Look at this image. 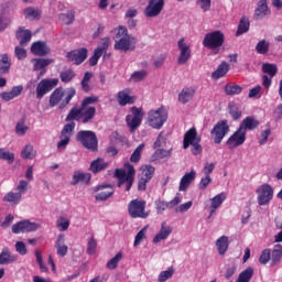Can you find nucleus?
Listing matches in <instances>:
<instances>
[{"label":"nucleus","mask_w":282,"mask_h":282,"mask_svg":"<svg viewBox=\"0 0 282 282\" xmlns=\"http://www.w3.org/2000/svg\"><path fill=\"white\" fill-rule=\"evenodd\" d=\"M228 133H230V126L228 124V120L218 121L210 131L214 144H219L223 142Z\"/></svg>","instance_id":"9"},{"label":"nucleus","mask_w":282,"mask_h":282,"mask_svg":"<svg viewBox=\"0 0 282 282\" xmlns=\"http://www.w3.org/2000/svg\"><path fill=\"white\" fill-rule=\"evenodd\" d=\"M229 113L232 120H239L241 118V110L237 106H229Z\"/></svg>","instance_id":"62"},{"label":"nucleus","mask_w":282,"mask_h":282,"mask_svg":"<svg viewBox=\"0 0 282 282\" xmlns=\"http://www.w3.org/2000/svg\"><path fill=\"white\" fill-rule=\"evenodd\" d=\"M272 257V250L264 249L261 251V254L259 257V263L260 265H268L270 263Z\"/></svg>","instance_id":"50"},{"label":"nucleus","mask_w":282,"mask_h":282,"mask_svg":"<svg viewBox=\"0 0 282 282\" xmlns=\"http://www.w3.org/2000/svg\"><path fill=\"white\" fill-rule=\"evenodd\" d=\"M123 167L126 170L117 169L115 171V177L119 180V186H124V191L129 193L135 182V167L129 162L124 163Z\"/></svg>","instance_id":"4"},{"label":"nucleus","mask_w":282,"mask_h":282,"mask_svg":"<svg viewBox=\"0 0 282 282\" xmlns=\"http://www.w3.org/2000/svg\"><path fill=\"white\" fill-rule=\"evenodd\" d=\"M18 41H20V45H28L30 41H32V32L30 30H25V28L20 26L15 33Z\"/></svg>","instance_id":"31"},{"label":"nucleus","mask_w":282,"mask_h":282,"mask_svg":"<svg viewBox=\"0 0 282 282\" xmlns=\"http://www.w3.org/2000/svg\"><path fill=\"white\" fill-rule=\"evenodd\" d=\"M32 63H34V72H40V76H43L45 74V67L48 65H52L54 63L53 59L50 58H33Z\"/></svg>","instance_id":"29"},{"label":"nucleus","mask_w":282,"mask_h":282,"mask_svg":"<svg viewBox=\"0 0 282 282\" xmlns=\"http://www.w3.org/2000/svg\"><path fill=\"white\" fill-rule=\"evenodd\" d=\"M113 41H115V50L119 52H133L135 50V45L138 40L133 35H129V30L127 26L119 25L112 31Z\"/></svg>","instance_id":"2"},{"label":"nucleus","mask_w":282,"mask_h":282,"mask_svg":"<svg viewBox=\"0 0 282 282\" xmlns=\"http://www.w3.org/2000/svg\"><path fill=\"white\" fill-rule=\"evenodd\" d=\"M256 52L257 54L265 56V54L270 52V42L267 41L265 39L260 40L256 45Z\"/></svg>","instance_id":"45"},{"label":"nucleus","mask_w":282,"mask_h":282,"mask_svg":"<svg viewBox=\"0 0 282 282\" xmlns=\"http://www.w3.org/2000/svg\"><path fill=\"white\" fill-rule=\"evenodd\" d=\"M58 85V78H45L42 79L37 86H36V99L37 100H42V98L50 94V91H52V89H54L55 87H57Z\"/></svg>","instance_id":"12"},{"label":"nucleus","mask_w":282,"mask_h":282,"mask_svg":"<svg viewBox=\"0 0 282 282\" xmlns=\"http://www.w3.org/2000/svg\"><path fill=\"white\" fill-rule=\"evenodd\" d=\"M128 213L132 219H147L149 212H147V200L135 198L128 205Z\"/></svg>","instance_id":"7"},{"label":"nucleus","mask_w":282,"mask_h":282,"mask_svg":"<svg viewBox=\"0 0 282 282\" xmlns=\"http://www.w3.org/2000/svg\"><path fill=\"white\" fill-rule=\"evenodd\" d=\"M21 199H23V196L19 192H8L2 198L8 204H19Z\"/></svg>","instance_id":"43"},{"label":"nucleus","mask_w":282,"mask_h":282,"mask_svg":"<svg viewBox=\"0 0 282 282\" xmlns=\"http://www.w3.org/2000/svg\"><path fill=\"white\" fill-rule=\"evenodd\" d=\"M59 78H61L62 83H72V80H74V78H76V73L72 68L62 70L59 73Z\"/></svg>","instance_id":"49"},{"label":"nucleus","mask_w":282,"mask_h":282,"mask_svg":"<svg viewBox=\"0 0 282 282\" xmlns=\"http://www.w3.org/2000/svg\"><path fill=\"white\" fill-rule=\"evenodd\" d=\"M195 142H202V137L197 135V129L193 127L184 134L183 149H188V147L195 144Z\"/></svg>","instance_id":"21"},{"label":"nucleus","mask_w":282,"mask_h":282,"mask_svg":"<svg viewBox=\"0 0 282 282\" xmlns=\"http://www.w3.org/2000/svg\"><path fill=\"white\" fill-rule=\"evenodd\" d=\"M177 47L180 50V55L177 58L178 65H186L188 61H191V45L186 44V40L184 37L180 39L177 42Z\"/></svg>","instance_id":"16"},{"label":"nucleus","mask_w":282,"mask_h":282,"mask_svg":"<svg viewBox=\"0 0 282 282\" xmlns=\"http://www.w3.org/2000/svg\"><path fill=\"white\" fill-rule=\"evenodd\" d=\"M98 100V96L96 95L88 96L82 100L79 108L75 106L69 110L65 119L66 122L69 123H66L62 129L57 149L67 148L69 140H72V133H74V129H76V122L87 124L88 122H91L93 118H96V107L89 105H96ZM74 120H76V122H74Z\"/></svg>","instance_id":"1"},{"label":"nucleus","mask_w":282,"mask_h":282,"mask_svg":"<svg viewBox=\"0 0 282 282\" xmlns=\"http://www.w3.org/2000/svg\"><path fill=\"white\" fill-rule=\"evenodd\" d=\"M14 54L18 61H23L24 58H28V51L21 46H15Z\"/></svg>","instance_id":"61"},{"label":"nucleus","mask_w":282,"mask_h":282,"mask_svg":"<svg viewBox=\"0 0 282 282\" xmlns=\"http://www.w3.org/2000/svg\"><path fill=\"white\" fill-rule=\"evenodd\" d=\"M76 96V88L70 87L68 89H63V87L56 88L48 98V107L58 109H65L72 102V99Z\"/></svg>","instance_id":"3"},{"label":"nucleus","mask_w":282,"mask_h":282,"mask_svg":"<svg viewBox=\"0 0 282 282\" xmlns=\"http://www.w3.org/2000/svg\"><path fill=\"white\" fill-rule=\"evenodd\" d=\"M101 56H102V48H96L94 52V55L88 59L90 67H96Z\"/></svg>","instance_id":"56"},{"label":"nucleus","mask_w":282,"mask_h":282,"mask_svg":"<svg viewBox=\"0 0 282 282\" xmlns=\"http://www.w3.org/2000/svg\"><path fill=\"white\" fill-rule=\"evenodd\" d=\"M250 30V19L247 17H242L238 24V29L236 31V36H241V34H246Z\"/></svg>","instance_id":"42"},{"label":"nucleus","mask_w":282,"mask_h":282,"mask_svg":"<svg viewBox=\"0 0 282 282\" xmlns=\"http://www.w3.org/2000/svg\"><path fill=\"white\" fill-rule=\"evenodd\" d=\"M23 14L25 19H29L30 21H39V19H41V10L34 7L25 8Z\"/></svg>","instance_id":"40"},{"label":"nucleus","mask_w":282,"mask_h":282,"mask_svg":"<svg viewBox=\"0 0 282 282\" xmlns=\"http://www.w3.org/2000/svg\"><path fill=\"white\" fill-rule=\"evenodd\" d=\"M57 228H61L62 232H65V230H67L69 228V220L61 217L57 220Z\"/></svg>","instance_id":"64"},{"label":"nucleus","mask_w":282,"mask_h":282,"mask_svg":"<svg viewBox=\"0 0 282 282\" xmlns=\"http://www.w3.org/2000/svg\"><path fill=\"white\" fill-rule=\"evenodd\" d=\"M166 120H169V112L163 106L156 110H150L148 112V124L152 129H162Z\"/></svg>","instance_id":"6"},{"label":"nucleus","mask_w":282,"mask_h":282,"mask_svg":"<svg viewBox=\"0 0 282 282\" xmlns=\"http://www.w3.org/2000/svg\"><path fill=\"white\" fill-rule=\"evenodd\" d=\"M173 274H175V269H173V267H171L167 270L162 271L159 274L158 281L159 282H166V281H169V279H173Z\"/></svg>","instance_id":"52"},{"label":"nucleus","mask_w":282,"mask_h":282,"mask_svg":"<svg viewBox=\"0 0 282 282\" xmlns=\"http://www.w3.org/2000/svg\"><path fill=\"white\" fill-rule=\"evenodd\" d=\"M39 230V224L30 220H21L12 226L13 235H21V232H34Z\"/></svg>","instance_id":"17"},{"label":"nucleus","mask_w":282,"mask_h":282,"mask_svg":"<svg viewBox=\"0 0 282 282\" xmlns=\"http://www.w3.org/2000/svg\"><path fill=\"white\" fill-rule=\"evenodd\" d=\"M104 188H110V189L106 191V192L98 193V191H104ZM95 193H98L95 196L96 202H107V199H109V197L113 196L115 191H113V187H111V185L102 184V185H97L95 187Z\"/></svg>","instance_id":"23"},{"label":"nucleus","mask_w":282,"mask_h":282,"mask_svg":"<svg viewBox=\"0 0 282 282\" xmlns=\"http://www.w3.org/2000/svg\"><path fill=\"white\" fill-rule=\"evenodd\" d=\"M19 258L12 252H10V249L4 248L0 253V265H10V263H14Z\"/></svg>","instance_id":"34"},{"label":"nucleus","mask_w":282,"mask_h":282,"mask_svg":"<svg viewBox=\"0 0 282 282\" xmlns=\"http://www.w3.org/2000/svg\"><path fill=\"white\" fill-rule=\"evenodd\" d=\"M155 174V167L152 165H145L142 169L141 175H139L138 191H147V184L153 180Z\"/></svg>","instance_id":"14"},{"label":"nucleus","mask_w":282,"mask_h":282,"mask_svg":"<svg viewBox=\"0 0 282 282\" xmlns=\"http://www.w3.org/2000/svg\"><path fill=\"white\" fill-rule=\"evenodd\" d=\"M131 115H127L126 122L130 129L131 133H134V131L142 124V118H144V112L142 111V108L132 107L130 109Z\"/></svg>","instance_id":"11"},{"label":"nucleus","mask_w":282,"mask_h":282,"mask_svg":"<svg viewBox=\"0 0 282 282\" xmlns=\"http://www.w3.org/2000/svg\"><path fill=\"white\" fill-rule=\"evenodd\" d=\"M259 124H260L259 120H257L254 117H246L241 121L239 128L242 129V131L246 134L247 131H254V129H257Z\"/></svg>","instance_id":"28"},{"label":"nucleus","mask_w":282,"mask_h":282,"mask_svg":"<svg viewBox=\"0 0 282 282\" xmlns=\"http://www.w3.org/2000/svg\"><path fill=\"white\" fill-rule=\"evenodd\" d=\"M230 243L228 242V237L227 236H221L216 240V248L218 250V253L224 257L226 252H228Z\"/></svg>","instance_id":"37"},{"label":"nucleus","mask_w":282,"mask_h":282,"mask_svg":"<svg viewBox=\"0 0 282 282\" xmlns=\"http://www.w3.org/2000/svg\"><path fill=\"white\" fill-rule=\"evenodd\" d=\"M224 91L226 96H239V94L243 91V88L237 84H226L224 87Z\"/></svg>","instance_id":"41"},{"label":"nucleus","mask_w":282,"mask_h":282,"mask_svg":"<svg viewBox=\"0 0 282 282\" xmlns=\"http://www.w3.org/2000/svg\"><path fill=\"white\" fill-rule=\"evenodd\" d=\"M149 73H147V70L142 69V70H137L131 75V79L134 83H140L142 80H144V78H147Z\"/></svg>","instance_id":"57"},{"label":"nucleus","mask_w":282,"mask_h":282,"mask_svg":"<svg viewBox=\"0 0 282 282\" xmlns=\"http://www.w3.org/2000/svg\"><path fill=\"white\" fill-rule=\"evenodd\" d=\"M262 72L263 74H268L270 78H274L276 76V72H279V67H276V64L263 63Z\"/></svg>","instance_id":"47"},{"label":"nucleus","mask_w":282,"mask_h":282,"mask_svg":"<svg viewBox=\"0 0 282 282\" xmlns=\"http://www.w3.org/2000/svg\"><path fill=\"white\" fill-rule=\"evenodd\" d=\"M55 249L57 251L58 257H66L68 252V247L65 245V235L59 234L57 236V240L55 242Z\"/></svg>","instance_id":"33"},{"label":"nucleus","mask_w":282,"mask_h":282,"mask_svg":"<svg viewBox=\"0 0 282 282\" xmlns=\"http://www.w3.org/2000/svg\"><path fill=\"white\" fill-rule=\"evenodd\" d=\"M96 248H98V242L94 237H91L87 243V254H96Z\"/></svg>","instance_id":"58"},{"label":"nucleus","mask_w":282,"mask_h":282,"mask_svg":"<svg viewBox=\"0 0 282 282\" xmlns=\"http://www.w3.org/2000/svg\"><path fill=\"white\" fill-rule=\"evenodd\" d=\"M79 182H83L86 185L89 184V182H91V174L80 172V171H75L73 174V178L70 181V185L76 186Z\"/></svg>","instance_id":"30"},{"label":"nucleus","mask_w":282,"mask_h":282,"mask_svg":"<svg viewBox=\"0 0 282 282\" xmlns=\"http://www.w3.org/2000/svg\"><path fill=\"white\" fill-rule=\"evenodd\" d=\"M173 232V228L171 226L166 225V221H163L161 224V229L159 234L153 238V243H160V241H164L165 239H169V236Z\"/></svg>","instance_id":"27"},{"label":"nucleus","mask_w":282,"mask_h":282,"mask_svg":"<svg viewBox=\"0 0 282 282\" xmlns=\"http://www.w3.org/2000/svg\"><path fill=\"white\" fill-rule=\"evenodd\" d=\"M270 14H272V10H270V7L268 6V0L258 1L254 9V18L265 19V17H270Z\"/></svg>","instance_id":"22"},{"label":"nucleus","mask_w":282,"mask_h":282,"mask_svg":"<svg viewBox=\"0 0 282 282\" xmlns=\"http://www.w3.org/2000/svg\"><path fill=\"white\" fill-rule=\"evenodd\" d=\"M122 261V252H118L113 258L107 262L108 270H116L118 264Z\"/></svg>","instance_id":"53"},{"label":"nucleus","mask_w":282,"mask_h":282,"mask_svg":"<svg viewBox=\"0 0 282 282\" xmlns=\"http://www.w3.org/2000/svg\"><path fill=\"white\" fill-rule=\"evenodd\" d=\"M31 52L34 56H47L50 54V47H47V43L37 41L31 45Z\"/></svg>","instance_id":"25"},{"label":"nucleus","mask_w":282,"mask_h":282,"mask_svg":"<svg viewBox=\"0 0 282 282\" xmlns=\"http://www.w3.org/2000/svg\"><path fill=\"white\" fill-rule=\"evenodd\" d=\"M181 202H182V198H180V196H175L170 202H164L162 199L155 200L154 204H155L158 215H162V213L165 212L166 208H169L170 210L172 208H175V206H177Z\"/></svg>","instance_id":"20"},{"label":"nucleus","mask_w":282,"mask_h":282,"mask_svg":"<svg viewBox=\"0 0 282 282\" xmlns=\"http://www.w3.org/2000/svg\"><path fill=\"white\" fill-rule=\"evenodd\" d=\"M106 169H109V162L101 158L91 161L89 165V171L94 173V175H97V173H102V171H106Z\"/></svg>","instance_id":"26"},{"label":"nucleus","mask_w":282,"mask_h":282,"mask_svg":"<svg viewBox=\"0 0 282 282\" xmlns=\"http://www.w3.org/2000/svg\"><path fill=\"white\" fill-rule=\"evenodd\" d=\"M59 21H62L64 25H72V23L76 21V12L68 11L66 13L59 14Z\"/></svg>","instance_id":"46"},{"label":"nucleus","mask_w":282,"mask_h":282,"mask_svg":"<svg viewBox=\"0 0 282 282\" xmlns=\"http://www.w3.org/2000/svg\"><path fill=\"white\" fill-rule=\"evenodd\" d=\"M243 142H246V134L241 128H238V130L227 140V147L229 149H237V147H241Z\"/></svg>","instance_id":"19"},{"label":"nucleus","mask_w":282,"mask_h":282,"mask_svg":"<svg viewBox=\"0 0 282 282\" xmlns=\"http://www.w3.org/2000/svg\"><path fill=\"white\" fill-rule=\"evenodd\" d=\"M76 140L83 144L84 149L93 151L94 153L98 151V137H96V132L91 130H80L76 134Z\"/></svg>","instance_id":"5"},{"label":"nucleus","mask_w":282,"mask_h":282,"mask_svg":"<svg viewBox=\"0 0 282 282\" xmlns=\"http://www.w3.org/2000/svg\"><path fill=\"white\" fill-rule=\"evenodd\" d=\"M225 41L226 36L224 35V32L217 30L205 35L203 45L208 50H219V47L224 45Z\"/></svg>","instance_id":"8"},{"label":"nucleus","mask_w":282,"mask_h":282,"mask_svg":"<svg viewBox=\"0 0 282 282\" xmlns=\"http://www.w3.org/2000/svg\"><path fill=\"white\" fill-rule=\"evenodd\" d=\"M88 51L85 47L79 50L69 51L66 54L67 63H73V65H83L87 61Z\"/></svg>","instance_id":"15"},{"label":"nucleus","mask_w":282,"mask_h":282,"mask_svg":"<svg viewBox=\"0 0 282 282\" xmlns=\"http://www.w3.org/2000/svg\"><path fill=\"white\" fill-rule=\"evenodd\" d=\"M30 188V183L28 181L21 180L17 186L18 193L23 197L24 193H28V189Z\"/></svg>","instance_id":"59"},{"label":"nucleus","mask_w":282,"mask_h":282,"mask_svg":"<svg viewBox=\"0 0 282 282\" xmlns=\"http://www.w3.org/2000/svg\"><path fill=\"white\" fill-rule=\"evenodd\" d=\"M224 202H226L225 193H220L216 195L214 198H212V213H215V210H217V208H219V206H221Z\"/></svg>","instance_id":"48"},{"label":"nucleus","mask_w":282,"mask_h":282,"mask_svg":"<svg viewBox=\"0 0 282 282\" xmlns=\"http://www.w3.org/2000/svg\"><path fill=\"white\" fill-rule=\"evenodd\" d=\"M196 91L197 89L195 87H184L178 94V102L181 105H187V102H191L195 98Z\"/></svg>","instance_id":"24"},{"label":"nucleus","mask_w":282,"mask_h":282,"mask_svg":"<svg viewBox=\"0 0 282 282\" xmlns=\"http://www.w3.org/2000/svg\"><path fill=\"white\" fill-rule=\"evenodd\" d=\"M34 155V147H32V144L25 145L24 149L21 151V156L23 158V160H32Z\"/></svg>","instance_id":"55"},{"label":"nucleus","mask_w":282,"mask_h":282,"mask_svg":"<svg viewBox=\"0 0 282 282\" xmlns=\"http://www.w3.org/2000/svg\"><path fill=\"white\" fill-rule=\"evenodd\" d=\"M156 160H164V158H171V150L158 149L154 152Z\"/></svg>","instance_id":"60"},{"label":"nucleus","mask_w":282,"mask_h":282,"mask_svg":"<svg viewBox=\"0 0 282 282\" xmlns=\"http://www.w3.org/2000/svg\"><path fill=\"white\" fill-rule=\"evenodd\" d=\"M213 0H197L196 6H199L200 10L203 12H208L210 10V3Z\"/></svg>","instance_id":"63"},{"label":"nucleus","mask_w":282,"mask_h":282,"mask_svg":"<svg viewBox=\"0 0 282 282\" xmlns=\"http://www.w3.org/2000/svg\"><path fill=\"white\" fill-rule=\"evenodd\" d=\"M252 276H254V268L249 267L239 273L236 282H250Z\"/></svg>","instance_id":"44"},{"label":"nucleus","mask_w":282,"mask_h":282,"mask_svg":"<svg viewBox=\"0 0 282 282\" xmlns=\"http://www.w3.org/2000/svg\"><path fill=\"white\" fill-rule=\"evenodd\" d=\"M162 10H164V0H148V6L143 13L148 19H153L160 17Z\"/></svg>","instance_id":"13"},{"label":"nucleus","mask_w":282,"mask_h":282,"mask_svg":"<svg viewBox=\"0 0 282 282\" xmlns=\"http://www.w3.org/2000/svg\"><path fill=\"white\" fill-rule=\"evenodd\" d=\"M117 102L120 107H127V105H135V96H131V89L124 88L117 94Z\"/></svg>","instance_id":"18"},{"label":"nucleus","mask_w":282,"mask_h":282,"mask_svg":"<svg viewBox=\"0 0 282 282\" xmlns=\"http://www.w3.org/2000/svg\"><path fill=\"white\" fill-rule=\"evenodd\" d=\"M256 193L258 195L257 199L259 206H268V204H270L274 197V188L268 183L260 185L256 189Z\"/></svg>","instance_id":"10"},{"label":"nucleus","mask_w":282,"mask_h":282,"mask_svg":"<svg viewBox=\"0 0 282 282\" xmlns=\"http://www.w3.org/2000/svg\"><path fill=\"white\" fill-rule=\"evenodd\" d=\"M282 259V246L281 245H275L273 246V249L271 251V265H279L281 263Z\"/></svg>","instance_id":"38"},{"label":"nucleus","mask_w":282,"mask_h":282,"mask_svg":"<svg viewBox=\"0 0 282 282\" xmlns=\"http://www.w3.org/2000/svg\"><path fill=\"white\" fill-rule=\"evenodd\" d=\"M195 171H192L189 173H186L180 182L178 191H186L188 186H191V183L195 180Z\"/></svg>","instance_id":"39"},{"label":"nucleus","mask_w":282,"mask_h":282,"mask_svg":"<svg viewBox=\"0 0 282 282\" xmlns=\"http://www.w3.org/2000/svg\"><path fill=\"white\" fill-rule=\"evenodd\" d=\"M23 94V86H14L11 91L2 93L0 98H2L6 102H10V100H14V98H19V95Z\"/></svg>","instance_id":"35"},{"label":"nucleus","mask_w":282,"mask_h":282,"mask_svg":"<svg viewBox=\"0 0 282 282\" xmlns=\"http://www.w3.org/2000/svg\"><path fill=\"white\" fill-rule=\"evenodd\" d=\"M144 150V143H141L131 154L130 162L138 164L142 160V151Z\"/></svg>","instance_id":"51"},{"label":"nucleus","mask_w":282,"mask_h":282,"mask_svg":"<svg viewBox=\"0 0 282 282\" xmlns=\"http://www.w3.org/2000/svg\"><path fill=\"white\" fill-rule=\"evenodd\" d=\"M228 72H230V64H228V62H221L217 69L212 73V78L214 80H219V78H224Z\"/></svg>","instance_id":"32"},{"label":"nucleus","mask_w":282,"mask_h":282,"mask_svg":"<svg viewBox=\"0 0 282 282\" xmlns=\"http://www.w3.org/2000/svg\"><path fill=\"white\" fill-rule=\"evenodd\" d=\"M0 160H6L9 164H14V153L0 148Z\"/></svg>","instance_id":"54"},{"label":"nucleus","mask_w":282,"mask_h":282,"mask_svg":"<svg viewBox=\"0 0 282 282\" xmlns=\"http://www.w3.org/2000/svg\"><path fill=\"white\" fill-rule=\"evenodd\" d=\"M10 67H12V62L8 54H2L0 58V76H4L6 74H10Z\"/></svg>","instance_id":"36"}]
</instances>
